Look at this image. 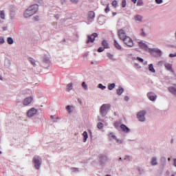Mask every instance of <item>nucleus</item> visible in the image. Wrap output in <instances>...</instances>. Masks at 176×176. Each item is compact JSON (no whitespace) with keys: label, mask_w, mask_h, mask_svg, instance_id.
Segmentation results:
<instances>
[{"label":"nucleus","mask_w":176,"mask_h":176,"mask_svg":"<svg viewBox=\"0 0 176 176\" xmlns=\"http://www.w3.org/2000/svg\"><path fill=\"white\" fill-rule=\"evenodd\" d=\"M29 60H30L31 64H32V65L35 66V60H34V58H30Z\"/></svg>","instance_id":"nucleus-37"},{"label":"nucleus","mask_w":176,"mask_h":176,"mask_svg":"<svg viewBox=\"0 0 176 176\" xmlns=\"http://www.w3.org/2000/svg\"><path fill=\"white\" fill-rule=\"evenodd\" d=\"M3 30H4V31H6V28H3Z\"/></svg>","instance_id":"nucleus-54"},{"label":"nucleus","mask_w":176,"mask_h":176,"mask_svg":"<svg viewBox=\"0 0 176 176\" xmlns=\"http://www.w3.org/2000/svg\"><path fill=\"white\" fill-rule=\"evenodd\" d=\"M66 89H67V91H71V90L72 89V83H69L67 85Z\"/></svg>","instance_id":"nucleus-23"},{"label":"nucleus","mask_w":176,"mask_h":176,"mask_svg":"<svg viewBox=\"0 0 176 176\" xmlns=\"http://www.w3.org/2000/svg\"><path fill=\"white\" fill-rule=\"evenodd\" d=\"M108 89L109 90H113V89H115V83L110 84L108 86Z\"/></svg>","instance_id":"nucleus-26"},{"label":"nucleus","mask_w":176,"mask_h":176,"mask_svg":"<svg viewBox=\"0 0 176 176\" xmlns=\"http://www.w3.org/2000/svg\"><path fill=\"white\" fill-rule=\"evenodd\" d=\"M172 176H174V175H173Z\"/></svg>","instance_id":"nucleus-59"},{"label":"nucleus","mask_w":176,"mask_h":176,"mask_svg":"<svg viewBox=\"0 0 176 176\" xmlns=\"http://www.w3.org/2000/svg\"><path fill=\"white\" fill-rule=\"evenodd\" d=\"M102 45L104 49L109 48V45L108 44V41H107L106 40H103V41L102 42Z\"/></svg>","instance_id":"nucleus-14"},{"label":"nucleus","mask_w":176,"mask_h":176,"mask_svg":"<svg viewBox=\"0 0 176 176\" xmlns=\"http://www.w3.org/2000/svg\"><path fill=\"white\" fill-rule=\"evenodd\" d=\"M158 52L160 53V54H162V51L158 50Z\"/></svg>","instance_id":"nucleus-53"},{"label":"nucleus","mask_w":176,"mask_h":176,"mask_svg":"<svg viewBox=\"0 0 176 176\" xmlns=\"http://www.w3.org/2000/svg\"><path fill=\"white\" fill-rule=\"evenodd\" d=\"M117 142H120V144H122V140H117Z\"/></svg>","instance_id":"nucleus-50"},{"label":"nucleus","mask_w":176,"mask_h":176,"mask_svg":"<svg viewBox=\"0 0 176 176\" xmlns=\"http://www.w3.org/2000/svg\"><path fill=\"white\" fill-rule=\"evenodd\" d=\"M131 2H133V3H137V0H131Z\"/></svg>","instance_id":"nucleus-48"},{"label":"nucleus","mask_w":176,"mask_h":176,"mask_svg":"<svg viewBox=\"0 0 176 176\" xmlns=\"http://www.w3.org/2000/svg\"><path fill=\"white\" fill-rule=\"evenodd\" d=\"M33 162L34 163V166L37 170H39L41 168V160H39V157L34 156L33 158Z\"/></svg>","instance_id":"nucleus-4"},{"label":"nucleus","mask_w":176,"mask_h":176,"mask_svg":"<svg viewBox=\"0 0 176 176\" xmlns=\"http://www.w3.org/2000/svg\"><path fill=\"white\" fill-rule=\"evenodd\" d=\"M120 129L122 130V131H124V133H130V129H129V127H127L126 125L124 124H121L120 125Z\"/></svg>","instance_id":"nucleus-11"},{"label":"nucleus","mask_w":176,"mask_h":176,"mask_svg":"<svg viewBox=\"0 0 176 176\" xmlns=\"http://www.w3.org/2000/svg\"><path fill=\"white\" fill-rule=\"evenodd\" d=\"M33 14L38 12L39 7L37 4L32 5L28 8Z\"/></svg>","instance_id":"nucleus-5"},{"label":"nucleus","mask_w":176,"mask_h":176,"mask_svg":"<svg viewBox=\"0 0 176 176\" xmlns=\"http://www.w3.org/2000/svg\"><path fill=\"white\" fill-rule=\"evenodd\" d=\"M168 90L170 93H172V94H174L175 96H176V88L174 87H170L168 88Z\"/></svg>","instance_id":"nucleus-15"},{"label":"nucleus","mask_w":176,"mask_h":176,"mask_svg":"<svg viewBox=\"0 0 176 176\" xmlns=\"http://www.w3.org/2000/svg\"><path fill=\"white\" fill-rule=\"evenodd\" d=\"M70 1H71L72 3H78V0H70Z\"/></svg>","instance_id":"nucleus-43"},{"label":"nucleus","mask_w":176,"mask_h":176,"mask_svg":"<svg viewBox=\"0 0 176 176\" xmlns=\"http://www.w3.org/2000/svg\"><path fill=\"white\" fill-rule=\"evenodd\" d=\"M32 97H28L23 100V105H30L32 102Z\"/></svg>","instance_id":"nucleus-10"},{"label":"nucleus","mask_w":176,"mask_h":176,"mask_svg":"<svg viewBox=\"0 0 176 176\" xmlns=\"http://www.w3.org/2000/svg\"><path fill=\"white\" fill-rule=\"evenodd\" d=\"M109 108H111V104H103L101 106L100 112L102 116H105V115H107V111H108V109H109Z\"/></svg>","instance_id":"nucleus-1"},{"label":"nucleus","mask_w":176,"mask_h":176,"mask_svg":"<svg viewBox=\"0 0 176 176\" xmlns=\"http://www.w3.org/2000/svg\"><path fill=\"white\" fill-rule=\"evenodd\" d=\"M118 34L120 39H121L122 41V39L125 38L126 36H127L126 35V32L123 29L119 30L118 32Z\"/></svg>","instance_id":"nucleus-8"},{"label":"nucleus","mask_w":176,"mask_h":176,"mask_svg":"<svg viewBox=\"0 0 176 176\" xmlns=\"http://www.w3.org/2000/svg\"><path fill=\"white\" fill-rule=\"evenodd\" d=\"M169 57H176V53L169 54Z\"/></svg>","instance_id":"nucleus-44"},{"label":"nucleus","mask_w":176,"mask_h":176,"mask_svg":"<svg viewBox=\"0 0 176 176\" xmlns=\"http://www.w3.org/2000/svg\"><path fill=\"white\" fill-rule=\"evenodd\" d=\"M98 87H99V89H101L102 90H104V89H106V87L102 85V84H99Z\"/></svg>","instance_id":"nucleus-36"},{"label":"nucleus","mask_w":176,"mask_h":176,"mask_svg":"<svg viewBox=\"0 0 176 176\" xmlns=\"http://www.w3.org/2000/svg\"><path fill=\"white\" fill-rule=\"evenodd\" d=\"M155 2L160 5V3H163V0H155Z\"/></svg>","instance_id":"nucleus-41"},{"label":"nucleus","mask_w":176,"mask_h":176,"mask_svg":"<svg viewBox=\"0 0 176 176\" xmlns=\"http://www.w3.org/2000/svg\"><path fill=\"white\" fill-rule=\"evenodd\" d=\"M123 42L129 46V47H133L134 46V43L133 42V39L130 38L129 36H126L124 38H122Z\"/></svg>","instance_id":"nucleus-2"},{"label":"nucleus","mask_w":176,"mask_h":176,"mask_svg":"<svg viewBox=\"0 0 176 176\" xmlns=\"http://www.w3.org/2000/svg\"><path fill=\"white\" fill-rule=\"evenodd\" d=\"M146 114V111H140L137 114V118L140 122H145V115Z\"/></svg>","instance_id":"nucleus-3"},{"label":"nucleus","mask_w":176,"mask_h":176,"mask_svg":"<svg viewBox=\"0 0 176 176\" xmlns=\"http://www.w3.org/2000/svg\"><path fill=\"white\" fill-rule=\"evenodd\" d=\"M104 50H105V48L104 47H100L98 49V52L99 53H101L102 52H104Z\"/></svg>","instance_id":"nucleus-34"},{"label":"nucleus","mask_w":176,"mask_h":176,"mask_svg":"<svg viewBox=\"0 0 176 176\" xmlns=\"http://www.w3.org/2000/svg\"><path fill=\"white\" fill-rule=\"evenodd\" d=\"M151 164L152 166H156L157 164V161L156 160V158H153L151 160Z\"/></svg>","instance_id":"nucleus-25"},{"label":"nucleus","mask_w":176,"mask_h":176,"mask_svg":"<svg viewBox=\"0 0 176 176\" xmlns=\"http://www.w3.org/2000/svg\"><path fill=\"white\" fill-rule=\"evenodd\" d=\"M113 16H116V12H113Z\"/></svg>","instance_id":"nucleus-52"},{"label":"nucleus","mask_w":176,"mask_h":176,"mask_svg":"<svg viewBox=\"0 0 176 176\" xmlns=\"http://www.w3.org/2000/svg\"><path fill=\"white\" fill-rule=\"evenodd\" d=\"M126 5H127V1L126 0L122 1V8H126Z\"/></svg>","instance_id":"nucleus-33"},{"label":"nucleus","mask_w":176,"mask_h":176,"mask_svg":"<svg viewBox=\"0 0 176 176\" xmlns=\"http://www.w3.org/2000/svg\"><path fill=\"white\" fill-rule=\"evenodd\" d=\"M109 138L110 140H112V138L116 140V136H115V135H113L112 133L109 134Z\"/></svg>","instance_id":"nucleus-28"},{"label":"nucleus","mask_w":176,"mask_h":176,"mask_svg":"<svg viewBox=\"0 0 176 176\" xmlns=\"http://www.w3.org/2000/svg\"><path fill=\"white\" fill-rule=\"evenodd\" d=\"M0 43H5V40L3 39V38L0 37Z\"/></svg>","instance_id":"nucleus-42"},{"label":"nucleus","mask_w":176,"mask_h":176,"mask_svg":"<svg viewBox=\"0 0 176 176\" xmlns=\"http://www.w3.org/2000/svg\"><path fill=\"white\" fill-rule=\"evenodd\" d=\"M168 160H170V158H168Z\"/></svg>","instance_id":"nucleus-58"},{"label":"nucleus","mask_w":176,"mask_h":176,"mask_svg":"<svg viewBox=\"0 0 176 176\" xmlns=\"http://www.w3.org/2000/svg\"><path fill=\"white\" fill-rule=\"evenodd\" d=\"M24 17H25V19H28V17H31V16H34V14L28 8L24 14H23Z\"/></svg>","instance_id":"nucleus-9"},{"label":"nucleus","mask_w":176,"mask_h":176,"mask_svg":"<svg viewBox=\"0 0 176 176\" xmlns=\"http://www.w3.org/2000/svg\"><path fill=\"white\" fill-rule=\"evenodd\" d=\"M144 1L142 0H138L137 6H142Z\"/></svg>","instance_id":"nucleus-29"},{"label":"nucleus","mask_w":176,"mask_h":176,"mask_svg":"<svg viewBox=\"0 0 176 176\" xmlns=\"http://www.w3.org/2000/svg\"><path fill=\"white\" fill-rule=\"evenodd\" d=\"M174 166L176 167V159L174 160Z\"/></svg>","instance_id":"nucleus-49"},{"label":"nucleus","mask_w":176,"mask_h":176,"mask_svg":"<svg viewBox=\"0 0 176 176\" xmlns=\"http://www.w3.org/2000/svg\"><path fill=\"white\" fill-rule=\"evenodd\" d=\"M94 17H95L94 12L89 11L88 12V19H94Z\"/></svg>","instance_id":"nucleus-16"},{"label":"nucleus","mask_w":176,"mask_h":176,"mask_svg":"<svg viewBox=\"0 0 176 176\" xmlns=\"http://www.w3.org/2000/svg\"><path fill=\"white\" fill-rule=\"evenodd\" d=\"M114 126H115V127H119V123L118 122H115Z\"/></svg>","instance_id":"nucleus-45"},{"label":"nucleus","mask_w":176,"mask_h":176,"mask_svg":"<svg viewBox=\"0 0 176 176\" xmlns=\"http://www.w3.org/2000/svg\"><path fill=\"white\" fill-rule=\"evenodd\" d=\"M120 160H122V157H120Z\"/></svg>","instance_id":"nucleus-55"},{"label":"nucleus","mask_w":176,"mask_h":176,"mask_svg":"<svg viewBox=\"0 0 176 176\" xmlns=\"http://www.w3.org/2000/svg\"><path fill=\"white\" fill-rule=\"evenodd\" d=\"M38 113V110L35 108H32L28 111V118H32V116H35Z\"/></svg>","instance_id":"nucleus-7"},{"label":"nucleus","mask_w":176,"mask_h":176,"mask_svg":"<svg viewBox=\"0 0 176 176\" xmlns=\"http://www.w3.org/2000/svg\"><path fill=\"white\" fill-rule=\"evenodd\" d=\"M111 5L112 6L116 8L118 6V1L116 0L113 1V2L111 3Z\"/></svg>","instance_id":"nucleus-32"},{"label":"nucleus","mask_w":176,"mask_h":176,"mask_svg":"<svg viewBox=\"0 0 176 176\" xmlns=\"http://www.w3.org/2000/svg\"><path fill=\"white\" fill-rule=\"evenodd\" d=\"M97 36H98V34L97 33H94L91 36H88V40L87 41V43H93Z\"/></svg>","instance_id":"nucleus-6"},{"label":"nucleus","mask_w":176,"mask_h":176,"mask_svg":"<svg viewBox=\"0 0 176 176\" xmlns=\"http://www.w3.org/2000/svg\"><path fill=\"white\" fill-rule=\"evenodd\" d=\"M136 60H138V61H140V63H144V59L140 57H137Z\"/></svg>","instance_id":"nucleus-39"},{"label":"nucleus","mask_w":176,"mask_h":176,"mask_svg":"<svg viewBox=\"0 0 176 176\" xmlns=\"http://www.w3.org/2000/svg\"><path fill=\"white\" fill-rule=\"evenodd\" d=\"M97 127L98 129H101L104 127V124L102 122H99L97 124Z\"/></svg>","instance_id":"nucleus-31"},{"label":"nucleus","mask_w":176,"mask_h":176,"mask_svg":"<svg viewBox=\"0 0 176 176\" xmlns=\"http://www.w3.org/2000/svg\"><path fill=\"white\" fill-rule=\"evenodd\" d=\"M147 97L149 98L151 101H155L156 100V96H153V93L149 92L147 94Z\"/></svg>","instance_id":"nucleus-12"},{"label":"nucleus","mask_w":176,"mask_h":176,"mask_svg":"<svg viewBox=\"0 0 176 176\" xmlns=\"http://www.w3.org/2000/svg\"><path fill=\"white\" fill-rule=\"evenodd\" d=\"M135 21H142V16H140V15H136L134 17Z\"/></svg>","instance_id":"nucleus-21"},{"label":"nucleus","mask_w":176,"mask_h":176,"mask_svg":"<svg viewBox=\"0 0 176 176\" xmlns=\"http://www.w3.org/2000/svg\"><path fill=\"white\" fill-rule=\"evenodd\" d=\"M124 100H125L126 101H129V96H125V97H124Z\"/></svg>","instance_id":"nucleus-47"},{"label":"nucleus","mask_w":176,"mask_h":176,"mask_svg":"<svg viewBox=\"0 0 176 176\" xmlns=\"http://www.w3.org/2000/svg\"><path fill=\"white\" fill-rule=\"evenodd\" d=\"M107 57H109V58H111L112 60V58H113V55L111 54H107Z\"/></svg>","instance_id":"nucleus-40"},{"label":"nucleus","mask_w":176,"mask_h":176,"mask_svg":"<svg viewBox=\"0 0 176 176\" xmlns=\"http://www.w3.org/2000/svg\"><path fill=\"white\" fill-rule=\"evenodd\" d=\"M139 46L142 49H148V45H146V44H145L144 43H142V42L139 43Z\"/></svg>","instance_id":"nucleus-18"},{"label":"nucleus","mask_w":176,"mask_h":176,"mask_svg":"<svg viewBox=\"0 0 176 176\" xmlns=\"http://www.w3.org/2000/svg\"><path fill=\"white\" fill-rule=\"evenodd\" d=\"M114 46L118 50H120V49H122V46H120V45H119V43L118 41H116V40H114Z\"/></svg>","instance_id":"nucleus-17"},{"label":"nucleus","mask_w":176,"mask_h":176,"mask_svg":"<svg viewBox=\"0 0 176 176\" xmlns=\"http://www.w3.org/2000/svg\"><path fill=\"white\" fill-rule=\"evenodd\" d=\"M0 17L3 20L5 19V12L3 11H0Z\"/></svg>","instance_id":"nucleus-30"},{"label":"nucleus","mask_w":176,"mask_h":176,"mask_svg":"<svg viewBox=\"0 0 176 176\" xmlns=\"http://www.w3.org/2000/svg\"><path fill=\"white\" fill-rule=\"evenodd\" d=\"M148 69L151 72H153L155 73V68H153V64H150L148 65Z\"/></svg>","instance_id":"nucleus-22"},{"label":"nucleus","mask_w":176,"mask_h":176,"mask_svg":"<svg viewBox=\"0 0 176 176\" xmlns=\"http://www.w3.org/2000/svg\"><path fill=\"white\" fill-rule=\"evenodd\" d=\"M72 108H74L73 106H69V105H67L66 107V109L67 111H68L69 113H72V111L71 110Z\"/></svg>","instance_id":"nucleus-24"},{"label":"nucleus","mask_w":176,"mask_h":176,"mask_svg":"<svg viewBox=\"0 0 176 176\" xmlns=\"http://www.w3.org/2000/svg\"><path fill=\"white\" fill-rule=\"evenodd\" d=\"M145 32H144V30H142V36H145Z\"/></svg>","instance_id":"nucleus-46"},{"label":"nucleus","mask_w":176,"mask_h":176,"mask_svg":"<svg viewBox=\"0 0 176 176\" xmlns=\"http://www.w3.org/2000/svg\"><path fill=\"white\" fill-rule=\"evenodd\" d=\"M1 153H2V152L0 151V155H1Z\"/></svg>","instance_id":"nucleus-56"},{"label":"nucleus","mask_w":176,"mask_h":176,"mask_svg":"<svg viewBox=\"0 0 176 176\" xmlns=\"http://www.w3.org/2000/svg\"><path fill=\"white\" fill-rule=\"evenodd\" d=\"M111 10L109 9V4L107 5V8L104 10L106 13H108Z\"/></svg>","instance_id":"nucleus-38"},{"label":"nucleus","mask_w":176,"mask_h":176,"mask_svg":"<svg viewBox=\"0 0 176 176\" xmlns=\"http://www.w3.org/2000/svg\"><path fill=\"white\" fill-rule=\"evenodd\" d=\"M165 68H166L168 71H170V72H174V71L173 70V65L170 63L165 64Z\"/></svg>","instance_id":"nucleus-13"},{"label":"nucleus","mask_w":176,"mask_h":176,"mask_svg":"<svg viewBox=\"0 0 176 176\" xmlns=\"http://www.w3.org/2000/svg\"><path fill=\"white\" fill-rule=\"evenodd\" d=\"M78 102H80V104H82V100L78 99Z\"/></svg>","instance_id":"nucleus-51"},{"label":"nucleus","mask_w":176,"mask_h":176,"mask_svg":"<svg viewBox=\"0 0 176 176\" xmlns=\"http://www.w3.org/2000/svg\"><path fill=\"white\" fill-rule=\"evenodd\" d=\"M82 86L83 89H85V90H87V85H86V82H82Z\"/></svg>","instance_id":"nucleus-35"},{"label":"nucleus","mask_w":176,"mask_h":176,"mask_svg":"<svg viewBox=\"0 0 176 176\" xmlns=\"http://www.w3.org/2000/svg\"><path fill=\"white\" fill-rule=\"evenodd\" d=\"M124 91V89H123V88L119 87L118 89H117V94L118 96H122Z\"/></svg>","instance_id":"nucleus-19"},{"label":"nucleus","mask_w":176,"mask_h":176,"mask_svg":"<svg viewBox=\"0 0 176 176\" xmlns=\"http://www.w3.org/2000/svg\"><path fill=\"white\" fill-rule=\"evenodd\" d=\"M8 43L9 45H12V43H13V38H12V37H8Z\"/></svg>","instance_id":"nucleus-27"},{"label":"nucleus","mask_w":176,"mask_h":176,"mask_svg":"<svg viewBox=\"0 0 176 176\" xmlns=\"http://www.w3.org/2000/svg\"><path fill=\"white\" fill-rule=\"evenodd\" d=\"M51 118H53V116H51Z\"/></svg>","instance_id":"nucleus-57"},{"label":"nucleus","mask_w":176,"mask_h":176,"mask_svg":"<svg viewBox=\"0 0 176 176\" xmlns=\"http://www.w3.org/2000/svg\"><path fill=\"white\" fill-rule=\"evenodd\" d=\"M83 138H84V142H86L87 141V138H89V135H87V131H84L82 133Z\"/></svg>","instance_id":"nucleus-20"}]
</instances>
